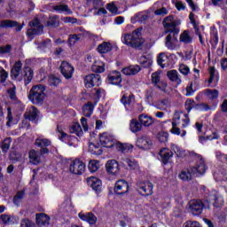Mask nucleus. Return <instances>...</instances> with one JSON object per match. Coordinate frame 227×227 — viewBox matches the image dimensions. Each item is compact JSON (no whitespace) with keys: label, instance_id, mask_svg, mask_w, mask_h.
Segmentation results:
<instances>
[{"label":"nucleus","instance_id":"f257e3e1","mask_svg":"<svg viewBox=\"0 0 227 227\" xmlns=\"http://www.w3.org/2000/svg\"><path fill=\"white\" fill-rule=\"evenodd\" d=\"M121 40L124 45L141 51L143 49V27H138L132 33H123Z\"/></svg>","mask_w":227,"mask_h":227},{"label":"nucleus","instance_id":"f03ea898","mask_svg":"<svg viewBox=\"0 0 227 227\" xmlns=\"http://www.w3.org/2000/svg\"><path fill=\"white\" fill-rule=\"evenodd\" d=\"M28 98L34 104H42L45 98V87L43 85H35L29 91Z\"/></svg>","mask_w":227,"mask_h":227},{"label":"nucleus","instance_id":"7ed1b4c3","mask_svg":"<svg viewBox=\"0 0 227 227\" xmlns=\"http://www.w3.org/2000/svg\"><path fill=\"white\" fill-rule=\"evenodd\" d=\"M189 210L192 215H201L203 208H210L208 201L202 202L201 200H192L188 203Z\"/></svg>","mask_w":227,"mask_h":227},{"label":"nucleus","instance_id":"20e7f679","mask_svg":"<svg viewBox=\"0 0 227 227\" xmlns=\"http://www.w3.org/2000/svg\"><path fill=\"white\" fill-rule=\"evenodd\" d=\"M174 121L178 124H181V129H187L191 125V119L189 114H184L183 111H176L174 114Z\"/></svg>","mask_w":227,"mask_h":227},{"label":"nucleus","instance_id":"39448f33","mask_svg":"<svg viewBox=\"0 0 227 227\" xmlns=\"http://www.w3.org/2000/svg\"><path fill=\"white\" fill-rule=\"evenodd\" d=\"M178 33L180 31L168 32V35L165 38V47L168 51H175L178 45Z\"/></svg>","mask_w":227,"mask_h":227},{"label":"nucleus","instance_id":"423d86ee","mask_svg":"<svg viewBox=\"0 0 227 227\" xmlns=\"http://www.w3.org/2000/svg\"><path fill=\"white\" fill-rule=\"evenodd\" d=\"M85 169L86 164L79 159L74 160L69 166V171L73 173V175H82Z\"/></svg>","mask_w":227,"mask_h":227},{"label":"nucleus","instance_id":"0eeeda50","mask_svg":"<svg viewBox=\"0 0 227 227\" xmlns=\"http://www.w3.org/2000/svg\"><path fill=\"white\" fill-rule=\"evenodd\" d=\"M162 25L165 28L166 35L171 32L180 31L176 28V21L175 20V17H173V15H168L164 18Z\"/></svg>","mask_w":227,"mask_h":227},{"label":"nucleus","instance_id":"6e6552de","mask_svg":"<svg viewBox=\"0 0 227 227\" xmlns=\"http://www.w3.org/2000/svg\"><path fill=\"white\" fill-rule=\"evenodd\" d=\"M31 28L27 31V36H34V35H42L43 33V25L40 24V20L37 19L29 22Z\"/></svg>","mask_w":227,"mask_h":227},{"label":"nucleus","instance_id":"1a4fd4ad","mask_svg":"<svg viewBox=\"0 0 227 227\" xmlns=\"http://www.w3.org/2000/svg\"><path fill=\"white\" fill-rule=\"evenodd\" d=\"M84 84L86 88L99 86L100 84H102V78L100 77V74H90L85 76Z\"/></svg>","mask_w":227,"mask_h":227},{"label":"nucleus","instance_id":"9d476101","mask_svg":"<svg viewBox=\"0 0 227 227\" xmlns=\"http://www.w3.org/2000/svg\"><path fill=\"white\" fill-rule=\"evenodd\" d=\"M195 157L199 161L197 162L196 167L192 168L193 170L192 173L198 176V175H203L205 171H207V167L205 166V160H203V157H201V155L195 153Z\"/></svg>","mask_w":227,"mask_h":227},{"label":"nucleus","instance_id":"9b49d317","mask_svg":"<svg viewBox=\"0 0 227 227\" xmlns=\"http://www.w3.org/2000/svg\"><path fill=\"white\" fill-rule=\"evenodd\" d=\"M99 141L105 148H113L116 142H114V137L108 133H103L99 136Z\"/></svg>","mask_w":227,"mask_h":227},{"label":"nucleus","instance_id":"f8f14e48","mask_svg":"<svg viewBox=\"0 0 227 227\" xmlns=\"http://www.w3.org/2000/svg\"><path fill=\"white\" fill-rule=\"evenodd\" d=\"M114 191L115 194H119L120 196L127 194L129 192V183L123 179L117 181Z\"/></svg>","mask_w":227,"mask_h":227},{"label":"nucleus","instance_id":"ddd939ff","mask_svg":"<svg viewBox=\"0 0 227 227\" xmlns=\"http://www.w3.org/2000/svg\"><path fill=\"white\" fill-rule=\"evenodd\" d=\"M74 67L70 63L67 61H62L60 65V72L62 75L65 77V79H72L74 75Z\"/></svg>","mask_w":227,"mask_h":227},{"label":"nucleus","instance_id":"4468645a","mask_svg":"<svg viewBox=\"0 0 227 227\" xmlns=\"http://www.w3.org/2000/svg\"><path fill=\"white\" fill-rule=\"evenodd\" d=\"M143 129V114H140L137 119H132L129 122V130H131L134 134L141 131Z\"/></svg>","mask_w":227,"mask_h":227},{"label":"nucleus","instance_id":"2eb2a0df","mask_svg":"<svg viewBox=\"0 0 227 227\" xmlns=\"http://www.w3.org/2000/svg\"><path fill=\"white\" fill-rule=\"evenodd\" d=\"M209 200H207L209 204L212 202V204L214 205V207H215L216 208H219V207H223V205H224V199L223 198V196H221L219 193L217 192H214L211 195H209Z\"/></svg>","mask_w":227,"mask_h":227},{"label":"nucleus","instance_id":"dca6fc26","mask_svg":"<svg viewBox=\"0 0 227 227\" xmlns=\"http://www.w3.org/2000/svg\"><path fill=\"white\" fill-rule=\"evenodd\" d=\"M0 27L3 29H8L10 27H16V31H22V25H19V22L12 20H3L0 21Z\"/></svg>","mask_w":227,"mask_h":227},{"label":"nucleus","instance_id":"f3484780","mask_svg":"<svg viewBox=\"0 0 227 227\" xmlns=\"http://www.w3.org/2000/svg\"><path fill=\"white\" fill-rule=\"evenodd\" d=\"M87 184L95 191L96 192H102V181L95 176L89 177L87 179Z\"/></svg>","mask_w":227,"mask_h":227},{"label":"nucleus","instance_id":"a211bd4d","mask_svg":"<svg viewBox=\"0 0 227 227\" xmlns=\"http://www.w3.org/2000/svg\"><path fill=\"white\" fill-rule=\"evenodd\" d=\"M107 81L109 84L120 86V84H121V73L118 71H113L108 74Z\"/></svg>","mask_w":227,"mask_h":227},{"label":"nucleus","instance_id":"6ab92c4d","mask_svg":"<svg viewBox=\"0 0 227 227\" xmlns=\"http://www.w3.org/2000/svg\"><path fill=\"white\" fill-rule=\"evenodd\" d=\"M52 10L57 13H66V15H72V13H74V12H72V9H70L68 4L63 3H59L53 5Z\"/></svg>","mask_w":227,"mask_h":227},{"label":"nucleus","instance_id":"aec40b11","mask_svg":"<svg viewBox=\"0 0 227 227\" xmlns=\"http://www.w3.org/2000/svg\"><path fill=\"white\" fill-rule=\"evenodd\" d=\"M106 168L110 175H117L120 171V164L116 160H110L106 162Z\"/></svg>","mask_w":227,"mask_h":227},{"label":"nucleus","instance_id":"412c9836","mask_svg":"<svg viewBox=\"0 0 227 227\" xmlns=\"http://www.w3.org/2000/svg\"><path fill=\"white\" fill-rule=\"evenodd\" d=\"M78 217H80V219L82 221H85L86 223H88L90 225L97 224L98 219H97V216L95 215H93V213L80 212L78 214Z\"/></svg>","mask_w":227,"mask_h":227},{"label":"nucleus","instance_id":"4be33fe9","mask_svg":"<svg viewBox=\"0 0 227 227\" xmlns=\"http://www.w3.org/2000/svg\"><path fill=\"white\" fill-rule=\"evenodd\" d=\"M57 132L59 133V139L63 143H68V141H74V139H76L75 137L65 133L63 128L59 125L57 126Z\"/></svg>","mask_w":227,"mask_h":227},{"label":"nucleus","instance_id":"5701e85b","mask_svg":"<svg viewBox=\"0 0 227 227\" xmlns=\"http://www.w3.org/2000/svg\"><path fill=\"white\" fill-rule=\"evenodd\" d=\"M24 117L26 120H29V121H36V118H38V109L35 106L28 107Z\"/></svg>","mask_w":227,"mask_h":227},{"label":"nucleus","instance_id":"b1692460","mask_svg":"<svg viewBox=\"0 0 227 227\" xmlns=\"http://www.w3.org/2000/svg\"><path fill=\"white\" fill-rule=\"evenodd\" d=\"M114 147L121 153H130L134 150V145L131 144H123L120 142H116Z\"/></svg>","mask_w":227,"mask_h":227},{"label":"nucleus","instance_id":"393cba45","mask_svg":"<svg viewBox=\"0 0 227 227\" xmlns=\"http://www.w3.org/2000/svg\"><path fill=\"white\" fill-rule=\"evenodd\" d=\"M189 19H190L191 24H192L193 28L195 29L196 35H198L199 36L200 43H201V45H203V43H205V42L203 41V34L200 32V28L198 27V23H196V19L194 18V13L191 12L189 15Z\"/></svg>","mask_w":227,"mask_h":227},{"label":"nucleus","instance_id":"a878e982","mask_svg":"<svg viewBox=\"0 0 227 227\" xmlns=\"http://www.w3.org/2000/svg\"><path fill=\"white\" fill-rule=\"evenodd\" d=\"M167 77H168L169 81L177 84V86L182 84V78L180 77V74H178L177 70L168 71L167 73Z\"/></svg>","mask_w":227,"mask_h":227},{"label":"nucleus","instance_id":"bb28decb","mask_svg":"<svg viewBox=\"0 0 227 227\" xmlns=\"http://www.w3.org/2000/svg\"><path fill=\"white\" fill-rule=\"evenodd\" d=\"M159 154L161 158L163 164H168V162H169V159L173 157V152H171V150H169L168 148L160 149Z\"/></svg>","mask_w":227,"mask_h":227},{"label":"nucleus","instance_id":"cd10ccee","mask_svg":"<svg viewBox=\"0 0 227 227\" xmlns=\"http://www.w3.org/2000/svg\"><path fill=\"white\" fill-rule=\"evenodd\" d=\"M22 71V61L18 60L15 62L14 66L11 70V77L12 79H17L20 75V72Z\"/></svg>","mask_w":227,"mask_h":227},{"label":"nucleus","instance_id":"c85d7f7f","mask_svg":"<svg viewBox=\"0 0 227 227\" xmlns=\"http://www.w3.org/2000/svg\"><path fill=\"white\" fill-rule=\"evenodd\" d=\"M140 71L141 67L135 65L124 67L122 69V74H124V75H136V74H138Z\"/></svg>","mask_w":227,"mask_h":227},{"label":"nucleus","instance_id":"c756f323","mask_svg":"<svg viewBox=\"0 0 227 227\" xmlns=\"http://www.w3.org/2000/svg\"><path fill=\"white\" fill-rule=\"evenodd\" d=\"M153 65V55H152V53L144 52V56H143L144 68H152Z\"/></svg>","mask_w":227,"mask_h":227},{"label":"nucleus","instance_id":"7c9ffc66","mask_svg":"<svg viewBox=\"0 0 227 227\" xmlns=\"http://www.w3.org/2000/svg\"><path fill=\"white\" fill-rule=\"evenodd\" d=\"M35 219L39 226H47L51 221V217L43 213L37 214Z\"/></svg>","mask_w":227,"mask_h":227},{"label":"nucleus","instance_id":"2f4dec72","mask_svg":"<svg viewBox=\"0 0 227 227\" xmlns=\"http://www.w3.org/2000/svg\"><path fill=\"white\" fill-rule=\"evenodd\" d=\"M208 74H209V80L208 84H212L215 82V84H217V82L219 81V73L215 70V67H210L208 68Z\"/></svg>","mask_w":227,"mask_h":227},{"label":"nucleus","instance_id":"473e14b6","mask_svg":"<svg viewBox=\"0 0 227 227\" xmlns=\"http://www.w3.org/2000/svg\"><path fill=\"white\" fill-rule=\"evenodd\" d=\"M215 180L218 182H226L227 181V169L224 168H219L217 172L214 173Z\"/></svg>","mask_w":227,"mask_h":227},{"label":"nucleus","instance_id":"72a5a7b5","mask_svg":"<svg viewBox=\"0 0 227 227\" xmlns=\"http://www.w3.org/2000/svg\"><path fill=\"white\" fill-rule=\"evenodd\" d=\"M121 104H123L126 109H130V106H132V104H134L135 102L134 95L129 94V96L127 95L122 96V98H121Z\"/></svg>","mask_w":227,"mask_h":227},{"label":"nucleus","instance_id":"f704fd0d","mask_svg":"<svg viewBox=\"0 0 227 227\" xmlns=\"http://www.w3.org/2000/svg\"><path fill=\"white\" fill-rule=\"evenodd\" d=\"M23 72H24V81H25V85L27 86V84H29V82H31V81H33V69H31V67H25L23 68Z\"/></svg>","mask_w":227,"mask_h":227},{"label":"nucleus","instance_id":"c9c22d12","mask_svg":"<svg viewBox=\"0 0 227 227\" xmlns=\"http://www.w3.org/2000/svg\"><path fill=\"white\" fill-rule=\"evenodd\" d=\"M35 145L39 148H47V146H51V140L39 137L35 139Z\"/></svg>","mask_w":227,"mask_h":227},{"label":"nucleus","instance_id":"e433bc0d","mask_svg":"<svg viewBox=\"0 0 227 227\" xmlns=\"http://www.w3.org/2000/svg\"><path fill=\"white\" fill-rule=\"evenodd\" d=\"M92 72L96 74H102L106 72L105 64L102 61H96L91 67Z\"/></svg>","mask_w":227,"mask_h":227},{"label":"nucleus","instance_id":"4c0bfd02","mask_svg":"<svg viewBox=\"0 0 227 227\" xmlns=\"http://www.w3.org/2000/svg\"><path fill=\"white\" fill-rule=\"evenodd\" d=\"M192 171V168H190L189 170H183L179 174V178L184 182H189V180H192V175H195Z\"/></svg>","mask_w":227,"mask_h":227},{"label":"nucleus","instance_id":"58836bf2","mask_svg":"<svg viewBox=\"0 0 227 227\" xmlns=\"http://www.w3.org/2000/svg\"><path fill=\"white\" fill-rule=\"evenodd\" d=\"M69 130L71 134H75L78 137H82V135L84 134L82 128H81V124L77 122L74 123Z\"/></svg>","mask_w":227,"mask_h":227},{"label":"nucleus","instance_id":"ea45409f","mask_svg":"<svg viewBox=\"0 0 227 227\" xmlns=\"http://www.w3.org/2000/svg\"><path fill=\"white\" fill-rule=\"evenodd\" d=\"M213 139H219V133L218 132H214L212 135L207 136V137H199V142L201 143L202 145H205L207 141H213Z\"/></svg>","mask_w":227,"mask_h":227},{"label":"nucleus","instance_id":"a19ab883","mask_svg":"<svg viewBox=\"0 0 227 227\" xmlns=\"http://www.w3.org/2000/svg\"><path fill=\"white\" fill-rule=\"evenodd\" d=\"M29 160L31 164H35V166L37 164H40V156L38 155V153L35 150H31L28 153Z\"/></svg>","mask_w":227,"mask_h":227},{"label":"nucleus","instance_id":"79ce46f5","mask_svg":"<svg viewBox=\"0 0 227 227\" xmlns=\"http://www.w3.org/2000/svg\"><path fill=\"white\" fill-rule=\"evenodd\" d=\"M143 192L145 193V196H152L153 194V184L148 181L145 182Z\"/></svg>","mask_w":227,"mask_h":227},{"label":"nucleus","instance_id":"37998d69","mask_svg":"<svg viewBox=\"0 0 227 227\" xmlns=\"http://www.w3.org/2000/svg\"><path fill=\"white\" fill-rule=\"evenodd\" d=\"M93 109H94L93 103L88 102L86 105L83 106L82 113L85 116H87V118H90V116L93 114Z\"/></svg>","mask_w":227,"mask_h":227},{"label":"nucleus","instance_id":"c03bdc74","mask_svg":"<svg viewBox=\"0 0 227 227\" xmlns=\"http://www.w3.org/2000/svg\"><path fill=\"white\" fill-rule=\"evenodd\" d=\"M111 49H113L111 44L109 43L104 42L98 46V52H100V54H106L107 52H110Z\"/></svg>","mask_w":227,"mask_h":227},{"label":"nucleus","instance_id":"a18cd8bd","mask_svg":"<svg viewBox=\"0 0 227 227\" xmlns=\"http://www.w3.org/2000/svg\"><path fill=\"white\" fill-rule=\"evenodd\" d=\"M180 42L183 43H192V37L189 35V31L184 30L180 35Z\"/></svg>","mask_w":227,"mask_h":227},{"label":"nucleus","instance_id":"49530a36","mask_svg":"<svg viewBox=\"0 0 227 227\" xmlns=\"http://www.w3.org/2000/svg\"><path fill=\"white\" fill-rule=\"evenodd\" d=\"M84 36V34H74V35H70L68 38V43L70 46L75 45L79 40H81V37Z\"/></svg>","mask_w":227,"mask_h":227},{"label":"nucleus","instance_id":"de8ad7c7","mask_svg":"<svg viewBox=\"0 0 227 227\" xmlns=\"http://www.w3.org/2000/svg\"><path fill=\"white\" fill-rule=\"evenodd\" d=\"M47 26H53V27H59V16H51L47 21Z\"/></svg>","mask_w":227,"mask_h":227},{"label":"nucleus","instance_id":"09e8293b","mask_svg":"<svg viewBox=\"0 0 227 227\" xmlns=\"http://www.w3.org/2000/svg\"><path fill=\"white\" fill-rule=\"evenodd\" d=\"M205 95L207 97V98L214 100V99L217 98V97H219V90L207 89L205 90Z\"/></svg>","mask_w":227,"mask_h":227},{"label":"nucleus","instance_id":"8fccbe9b","mask_svg":"<svg viewBox=\"0 0 227 227\" xmlns=\"http://www.w3.org/2000/svg\"><path fill=\"white\" fill-rule=\"evenodd\" d=\"M168 61V55L166 53H160L158 56L157 63L161 68L166 67V62Z\"/></svg>","mask_w":227,"mask_h":227},{"label":"nucleus","instance_id":"3c124183","mask_svg":"<svg viewBox=\"0 0 227 227\" xmlns=\"http://www.w3.org/2000/svg\"><path fill=\"white\" fill-rule=\"evenodd\" d=\"M130 22H131V24H137V22L142 24L143 23V12L135 13V15L131 17Z\"/></svg>","mask_w":227,"mask_h":227},{"label":"nucleus","instance_id":"603ef678","mask_svg":"<svg viewBox=\"0 0 227 227\" xmlns=\"http://www.w3.org/2000/svg\"><path fill=\"white\" fill-rule=\"evenodd\" d=\"M124 166H128L129 169H136L137 168V163L133 159L125 158L123 160Z\"/></svg>","mask_w":227,"mask_h":227},{"label":"nucleus","instance_id":"864d4df0","mask_svg":"<svg viewBox=\"0 0 227 227\" xmlns=\"http://www.w3.org/2000/svg\"><path fill=\"white\" fill-rule=\"evenodd\" d=\"M22 200H24V192L23 191L18 192L13 198L14 205L19 207V205H20V203H22Z\"/></svg>","mask_w":227,"mask_h":227},{"label":"nucleus","instance_id":"5fc2aeb1","mask_svg":"<svg viewBox=\"0 0 227 227\" xmlns=\"http://www.w3.org/2000/svg\"><path fill=\"white\" fill-rule=\"evenodd\" d=\"M98 168H99L98 161H97L95 160H91L89 162L88 168L90 171V173H95L96 171H98Z\"/></svg>","mask_w":227,"mask_h":227},{"label":"nucleus","instance_id":"6e6d98bb","mask_svg":"<svg viewBox=\"0 0 227 227\" xmlns=\"http://www.w3.org/2000/svg\"><path fill=\"white\" fill-rule=\"evenodd\" d=\"M12 145V138L7 137L5 138L1 145L2 148V152H4V153H6V152H8L10 150V145Z\"/></svg>","mask_w":227,"mask_h":227},{"label":"nucleus","instance_id":"4d7b16f0","mask_svg":"<svg viewBox=\"0 0 227 227\" xmlns=\"http://www.w3.org/2000/svg\"><path fill=\"white\" fill-rule=\"evenodd\" d=\"M61 208L64 210V212H67V214H70L74 210V207H72V202L70 200H66L61 205Z\"/></svg>","mask_w":227,"mask_h":227},{"label":"nucleus","instance_id":"13d9d810","mask_svg":"<svg viewBox=\"0 0 227 227\" xmlns=\"http://www.w3.org/2000/svg\"><path fill=\"white\" fill-rule=\"evenodd\" d=\"M59 82H61V79H59L58 76L51 74L48 78V84H50V86H58Z\"/></svg>","mask_w":227,"mask_h":227},{"label":"nucleus","instance_id":"bf43d9fd","mask_svg":"<svg viewBox=\"0 0 227 227\" xmlns=\"http://www.w3.org/2000/svg\"><path fill=\"white\" fill-rule=\"evenodd\" d=\"M153 125V118L152 116L143 114V126L151 127Z\"/></svg>","mask_w":227,"mask_h":227},{"label":"nucleus","instance_id":"052dcab7","mask_svg":"<svg viewBox=\"0 0 227 227\" xmlns=\"http://www.w3.org/2000/svg\"><path fill=\"white\" fill-rule=\"evenodd\" d=\"M195 104L196 103L194 102L193 99L186 100L185 103H184V107H185L186 111L188 113H191V111H192V108L196 107Z\"/></svg>","mask_w":227,"mask_h":227},{"label":"nucleus","instance_id":"680f3d73","mask_svg":"<svg viewBox=\"0 0 227 227\" xmlns=\"http://www.w3.org/2000/svg\"><path fill=\"white\" fill-rule=\"evenodd\" d=\"M106 9L113 15H118V7H116V4H114V3L107 4Z\"/></svg>","mask_w":227,"mask_h":227},{"label":"nucleus","instance_id":"e2e57ef3","mask_svg":"<svg viewBox=\"0 0 227 227\" xmlns=\"http://www.w3.org/2000/svg\"><path fill=\"white\" fill-rule=\"evenodd\" d=\"M177 125H178L177 122H176L175 121H172V129L170 132L172 134H175V136H180V134H182V129H180V128H178Z\"/></svg>","mask_w":227,"mask_h":227},{"label":"nucleus","instance_id":"0e129e2a","mask_svg":"<svg viewBox=\"0 0 227 227\" xmlns=\"http://www.w3.org/2000/svg\"><path fill=\"white\" fill-rule=\"evenodd\" d=\"M183 227H202V226H201V223H200V222L198 221L189 220L183 224Z\"/></svg>","mask_w":227,"mask_h":227},{"label":"nucleus","instance_id":"69168bd1","mask_svg":"<svg viewBox=\"0 0 227 227\" xmlns=\"http://www.w3.org/2000/svg\"><path fill=\"white\" fill-rule=\"evenodd\" d=\"M169 13V11L166 9V7H161L154 11V15H158L160 17H164Z\"/></svg>","mask_w":227,"mask_h":227},{"label":"nucleus","instance_id":"338daca9","mask_svg":"<svg viewBox=\"0 0 227 227\" xmlns=\"http://www.w3.org/2000/svg\"><path fill=\"white\" fill-rule=\"evenodd\" d=\"M160 74H161L160 71H156L152 74V81L153 84H156L160 82Z\"/></svg>","mask_w":227,"mask_h":227},{"label":"nucleus","instance_id":"774afa93","mask_svg":"<svg viewBox=\"0 0 227 227\" xmlns=\"http://www.w3.org/2000/svg\"><path fill=\"white\" fill-rule=\"evenodd\" d=\"M195 109L197 111H210V106L207 104H197Z\"/></svg>","mask_w":227,"mask_h":227}]
</instances>
